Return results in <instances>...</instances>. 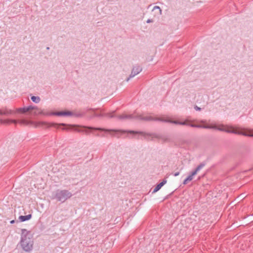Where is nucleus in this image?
I'll return each mask as SVG.
<instances>
[{"label":"nucleus","instance_id":"nucleus-20","mask_svg":"<svg viewBox=\"0 0 253 253\" xmlns=\"http://www.w3.org/2000/svg\"><path fill=\"white\" fill-rule=\"evenodd\" d=\"M31 99L33 102L36 103H39L41 100V99L39 96H32L31 97Z\"/></svg>","mask_w":253,"mask_h":253},{"label":"nucleus","instance_id":"nucleus-35","mask_svg":"<svg viewBox=\"0 0 253 253\" xmlns=\"http://www.w3.org/2000/svg\"><path fill=\"white\" fill-rule=\"evenodd\" d=\"M10 224H13L15 223V220H11L10 221Z\"/></svg>","mask_w":253,"mask_h":253},{"label":"nucleus","instance_id":"nucleus-25","mask_svg":"<svg viewBox=\"0 0 253 253\" xmlns=\"http://www.w3.org/2000/svg\"><path fill=\"white\" fill-rule=\"evenodd\" d=\"M162 139L163 140L164 142H170L171 140L170 138H168L167 137L164 136L161 137Z\"/></svg>","mask_w":253,"mask_h":253},{"label":"nucleus","instance_id":"nucleus-31","mask_svg":"<svg viewBox=\"0 0 253 253\" xmlns=\"http://www.w3.org/2000/svg\"><path fill=\"white\" fill-rule=\"evenodd\" d=\"M233 129H229V128H226L225 130V132H228V133H232V130Z\"/></svg>","mask_w":253,"mask_h":253},{"label":"nucleus","instance_id":"nucleus-33","mask_svg":"<svg viewBox=\"0 0 253 253\" xmlns=\"http://www.w3.org/2000/svg\"><path fill=\"white\" fill-rule=\"evenodd\" d=\"M153 22V19H148L146 21L147 23H151Z\"/></svg>","mask_w":253,"mask_h":253},{"label":"nucleus","instance_id":"nucleus-28","mask_svg":"<svg viewBox=\"0 0 253 253\" xmlns=\"http://www.w3.org/2000/svg\"><path fill=\"white\" fill-rule=\"evenodd\" d=\"M10 122L11 123H13L16 125L17 123H19V120L11 119Z\"/></svg>","mask_w":253,"mask_h":253},{"label":"nucleus","instance_id":"nucleus-41","mask_svg":"<svg viewBox=\"0 0 253 253\" xmlns=\"http://www.w3.org/2000/svg\"><path fill=\"white\" fill-rule=\"evenodd\" d=\"M146 136H146L145 137V136H144V137H145V138H146V140H148V138H146Z\"/></svg>","mask_w":253,"mask_h":253},{"label":"nucleus","instance_id":"nucleus-19","mask_svg":"<svg viewBox=\"0 0 253 253\" xmlns=\"http://www.w3.org/2000/svg\"><path fill=\"white\" fill-rule=\"evenodd\" d=\"M231 133H234V134H239V135H244V136H246L247 135V132L240 131H238L236 130H233V129L232 130Z\"/></svg>","mask_w":253,"mask_h":253},{"label":"nucleus","instance_id":"nucleus-14","mask_svg":"<svg viewBox=\"0 0 253 253\" xmlns=\"http://www.w3.org/2000/svg\"><path fill=\"white\" fill-rule=\"evenodd\" d=\"M205 126H209L210 127L209 128V129H217L218 130L222 131H225V130L226 129V128H224L223 125H222L221 127L217 126H210V125H205ZM206 128L208 129V128Z\"/></svg>","mask_w":253,"mask_h":253},{"label":"nucleus","instance_id":"nucleus-13","mask_svg":"<svg viewBox=\"0 0 253 253\" xmlns=\"http://www.w3.org/2000/svg\"><path fill=\"white\" fill-rule=\"evenodd\" d=\"M32 216L31 214L27 215H20L19 217V220L20 222H24L30 220L32 218Z\"/></svg>","mask_w":253,"mask_h":253},{"label":"nucleus","instance_id":"nucleus-6","mask_svg":"<svg viewBox=\"0 0 253 253\" xmlns=\"http://www.w3.org/2000/svg\"><path fill=\"white\" fill-rule=\"evenodd\" d=\"M0 110H2V112H6V111L8 112L7 114H0V116L5 115V116H9L10 115L14 114L16 112H20L22 114H24L28 112L26 109V107L23 108H19L16 109V111H14L13 110L9 109L6 107H4L0 109Z\"/></svg>","mask_w":253,"mask_h":253},{"label":"nucleus","instance_id":"nucleus-9","mask_svg":"<svg viewBox=\"0 0 253 253\" xmlns=\"http://www.w3.org/2000/svg\"><path fill=\"white\" fill-rule=\"evenodd\" d=\"M142 71V68L139 65H136L134 66L132 69L131 74L129 76V77L126 79V81L128 82L129 79L135 75L138 74Z\"/></svg>","mask_w":253,"mask_h":253},{"label":"nucleus","instance_id":"nucleus-3","mask_svg":"<svg viewBox=\"0 0 253 253\" xmlns=\"http://www.w3.org/2000/svg\"><path fill=\"white\" fill-rule=\"evenodd\" d=\"M39 125L45 126L46 128H49L50 127H57V128H58L59 126H63L64 127H62L61 129L63 130L68 131L70 130H73L78 132H87V131L86 130L75 128V125H67L64 123L57 124L56 123H47L45 122H40L36 126V127L38 126Z\"/></svg>","mask_w":253,"mask_h":253},{"label":"nucleus","instance_id":"nucleus-11","mask_svg":"<svg viewBox=\"0 0 253 253\" xmlns=\"http://www.w3.org/2000/svg\"><path fill=\"white\" fill-rule=\"evenodd\" d=\"M117 119L119 120H124V119H136V116H134L133 114L127 115L123 114L120 115H118L116 116Z\"/></svg>","mask_w":253,"mask_h":253},{"label":"nucleus","instance_id":"nucleus-1","mask_svg":"<svg viewBox=\"0 0 253 253\" xmlns=\"http://www.w3.org/2000/svg\"><path fill=\"white\" fill-rule=\"evenodd\" d=\"M86 128L89 129L90 131H91L92 130H100V131H105V132L113 131H115L116 132H120L122 134H125V133H130V134H141V135L145 136V137L146 136H151L152 138H160V136L156 133H147V132H145L143 131H140L126 130H122V129H120V130L110 129V130H109V129H106L105 128H102L100 127H91V126L87 127Z\"/></svg>","mask_w":253,"mask_h":253},{"label":"nucleus","instance_id":"nucleus-34","mask_svg":"<svg viewBox=\"0 0 253 253\" xmlns=\"http://www.w3.org/2000/svg\"><path fill=\"white\" fill-rule=\"evenodd\" d=\"M8 112L6 111V112H2V110H0V114H7Z\"/></svg>","mask_w":253,"mask_h":253},{"label":"nucleus","instance_id":"nucleus-10","mask_svg":"<svg viewBox=\"0 0 253 253\" xmlns=\"http://www.w3.org/2000/svg\"><path fill=\"white\" fill-rule=\"evenodd\" d=\"M31 184L33 185L34 188L37 190H42L44 188V184L41 183L40 181L38 179L32 180Z\"/></svg>","mask_w":253,"mask_h":253},{"label":"nucleus","instance_id":"nucleus-7","mask_svg":"<svg viewBox=\"0 0 253 253\" xmlns=\"http://www.w3.org/2000/svg\"><path fill=\"white\" fill-rule=\"evenodd\" d=\"M136 119L144 121H161L162 122L163 119L159 117H154L151 116L143 117L142 115L136 116Z\"/></svg>","mask_w":253,"mask_h":253},{"label":"nucleus","instance_id":"nucleus-40","mask_svg":"<svg viewBox=\"0 0 253 253\" xmlns=\"http://www.w3.org/2000/svg\"><path fill=\"white\" fill-rule=\"evenodd\" d=\"M146 136H146L145 137V136H144V137H145V138H146V140H148V138H146Z\"/></svg>","mask_w":253,"mask_h":253},{"label":"nucleus","instance_id":"nucleus-38","mask_svg":"<svg viewBox=\"0 0 253 253\" xmlns=\"http://www.w3.org/2000/svg\"><path fill=\"white\" fill-rule=\"evenodd\" d=\"M212 191L211 190H210V191H209L207 193V194H209Z\"/></svg>","mask_w":253,"mask_h":253},{"label":"nucleus","instance_id":"nucleus-2","mask_svg":"<svg viewBox=\"0 0 253 253\" xmlns=\"http://www.w3.org/2000/svg\"><path fill=\"white\" fill-rule=\"evenodd\" d=\"M30 236V231L26 229L21 230L20 244L23 250L26 252H30L33 249V241Z\"/></svg>","mask_w":253,"mask_h":253},{"label":"nucleus","instance_id":"nucleus-24","mask_svg":"<svg viewBox=\"0 0 253 253\" xmlns=\"http://www.w3.org/2000/svg\"><path fill=\"white\" fill-rule=\"evenodd\" d=\"M26 109L28 111V112L30 110H35V109H36V110H39V109L38 108V107H37V106H31V105H30L29 106L26 107Z\"/></svg>","mask_w":253,"mask_h":253},{"label":"nucleus","instance_id":"nucleus-8","mask_svg":"<svg viewBox=\"0 0 253 253\" xmlns=\"http://www.w3.org/2000/svg\"><path fill=\"white\" fill-rule=\"evenodd\" d=\"M191 121L188 120H185L184 121L181 122V126H189L192 127H196V128H209L210 127L208 126H205L201 125H198V124H194L192 123H191Z\"/></svg>","mask_w":253,"mask_h":253},{"label":"nucleus","instance_id":"nucleus-39","mask_svg":"<svg viewBox=\"0 0 253 253\" xmlns=\"http://www.w3.org/2000/svg\"><path fill=\"white\" fill-rule=\"evenodd\" d=\"M158 191H153L152 192V194H154L155 193H156V192H157Z\"/></svg>","mask_w":253,"mask_h":253},{"label":"nucleus","instance_id":"nucleus-12","mask_svg":"<svg viewBox=\"0 0 253 253\" xmlns=\"http://www.w3.org/2000/svg\"><path fill=\"white\" fill-rule=\"evenodd\" d=\"M205 165H206V163L205 162H202V163H200L195 169H194L190 172V174L189 175H191V176L193 177V176L194 175H196L197 174V172L201 168H202L203 167H204L205 166Z\"/></svg>","mask_w":253,"mask_h":253},{"label":"nucleus","instance_id":"nucleus-26","mask_svg":"<svg viewBox=\"0 0 253 253\" xmlns=\"http://www.w3.org/2000/svg\"><path fill=\"white\" fill-rule=\"evenodd\" d=\"M104 115L102 114H97L96 113H94L93 114V116L92 117V118L93 117H103Z\"/></svg>","mask_w":253,"mask_h":253},{"label":"nucleus","instance_id":"nucleus-36","mask_svg":"<svg viewBox=\"0 0 253 253\" xmlns=\"http://www.w3.org/2000/svg\"><path fill=\"white\" fill-rule=\"evenodd\" d=\"M89 110H91L93 112H94L96 109H92V108H90L88 109Z\"/></svg>","mask_w":253,"mask_h":253},{"label":"nucleus","instance_id":"nucleus-37","mask_svg":"<svg viewBox=\"0 0 253 253\" xmlns=\"http://www.w3.org/2000/svg\"><path fill=\"white\" fill-rule=\"evenodd\" d=\"M179 172H177L174 173V176H177L178 175H179Z\"/></svg>","mask_w":253,"mask_h":253},{"label":"nucleus","instance_id":"nucleus-5","mask_svg":"<svg viewBox=\"0 0 253 253\" xmlns=\"http://www.w3.org/2000/svg\"><path fill=\"white\" fill-rule=\"evenodd\" d=\"M35 115H42L43 116H70L72 114V111L65 110L62 111H56V112H44L42 110L35 113Z\"/></svg>","mask_w":253,"mask_h":253},{"label":"nucleus","instance_id":"nucleus-4","mask_svg":"<svg viewBox=\"0 0 253 253\" xmlns=\"http://www.w3.org/2000/svg\"><path fill=\"white\" fill-rule=\"evenodd\" d=\"M72 194L69 191H57L56 193H53L51 199H56L58 201L64 202L70 198Z\"/></svg>","mask_w":253,"mask_h":253},{"label":"nucleus","instance_id":"nucleus-21","mask_svg":"<svg viewBox=\"0 0 253 253\" xmlns=\"http://www.w3.org/2000/svg\"><path fill=\"white\" fill-rule=\"evenodd\" d=\"M72 112V114L71 115H70V116H74L76 117H78V118H79V117H83L85 113H74L73 112Z\"/></svg>","mask_w":253,"mask_h":253},{"label":"nucleus","instance_id":"nucleus-32","mask_svg":"<svg viewBox=\"0 0 253 253\" xmlns=\"http://www.w3.org/2000/svg\"><path fill=\"white\" fill-rule=\"evenodd\" d=\"M247 136L253 137V133H252V132H247Z\"/></svg>","mask_w":253,"mask_h":253},{"label":"nucleus","instance_id":"nucleus-23","mask_svg":"<svg viewBox=\"0 0 253 253\" xmlns=\"http://www.w3.org/2000/svg\"><path fill=\"white\" fill-rule=\"evenodd\" d=\"M193 179V177L191 175H189L183 181V183L184 184H186L188 181H190Z\"/></svg>","mask_w":253,"mask_h":253},{"label":"nucleus","instance_id":"nucleus-16","mask_svg":"<svg viewBox=\"0 0 253 253\" xmlns=\"http://www.w3.org/2000/svg\"><path fill=\"white\" fill-rule=\"evenodd\" d=\"M189 141L186 140H184L183 139H179L176 141L175 142V145L180 146L184 145L185 144H188Z\"/></svg>","mask_w":253,"mask_h":253},{"label":"nucleus","instance_id":"nucleus-15","mask_svg":"<svg viewBox=\"0 0 253 253\" xmlns=\"http://www.w3.org/2000/svg\"><path fill=\"white\" fill-rule=\"evenodd\" d=\"M19 124L21 125L28 126L29 125H34L35 122L32 121H29L26 120H19Z\"/></svg>","mask_w":253,"mask_h":253},{"label":"nucleus","instance_id":"nucleus-27","mask_svg":"<svg viewBox=\"0 0 253 253\" xmlns=\"http://www.w3.org/2000/svg\"><path fill=\"white\" fill-rule=\"evenodd\" d=\"M156 9H158L159 11V13L160 14H161L162 13V10L160 8V7L158 6H155L153 8V10H156Z\"/></svg>","mask_w":253,"mask_h":253},{"label":"nucleus","instance_id":"nucleus-42","mask_svg":"<svg viewBox=\"0 0 253 253\" xmlns=\"http://www.w3.org/2000/svg\"><path fill=\"white\" fill-rule=\"evenodd\" d=\"M201 122L204 123H205V121H202Z\"/></svg>","mask_w":253,"mask_h":253},{"label":"nucleus","instance_id":"nucleus-17","mask_svg":"<svg viewBox=\"0 0 253 253\" xmlns=\"http://www.w3.org/2000/svg\"><path fill=\"white\" fill-rule=\"evenodd\" d=\"M162 122H168V123H170L173 124H175V125H180L181 121H178V120H170V119H163V120Z\"/></svg>","mask_w":253,"mask_h":253},{"label":"nucleus","instance_id":"nucleus-43","mask_svg":"<svg viewBox=\"0 0 253 253\" xmlns=\"http://www.w3.org/2000/svg\"><path fill=\"white\" fill-rule=\"evenodd\" d=\"M49 48L48 47H47V49H49Z\"/></svg>","mask_w":253,"mask_h":253},{"label":"nucleus","instance_id":"nucleus-18","mask_svg":"<svg viewBox=\"0 0 253 253\" xmlns=\"http://www.w3.org/2000/svg\"><path fill=\"white\" fill-rule=\"evenodd\" d=\"M167 182V180L163 179L161 182L158 183L153 190H160L161 187Z\"/></svg>","mask_w":253,"mask_h":253},{"label":"nucleus","instance_id":"nucleus-22","mask_svg":"<svg viewBox=\"0 0 253 253\" xmlns=\"http://www.w3.org/2000/svg\"><path fill=\"white\" fill-rule=\"evenodd\" d=\"M10 121H11V119H5V120L0 119V124H9L11 123Z\"/></svg>","mask_w":253,"mask_h":253},{"label":"nucleus","instance_id":"nucleus-30","mask_svg":"<svg viewBox=\"0 0 253 253\" xmlns=\"http://www.w3.org/2000/svg\"><path fill=\"white\" fill-rule=\"evenodd\" d=\"M194 109L196 110V111H200L201 110V108L195 105L194 106Z\"/></svg>","mask_w":253,"mask_h":253},{"label":"nucleus","instance_id":"nucleus-29","mask_svg":"<svg viewBox=\"0 0 253 253\" xmlns=\"http://www.w3.org/2000/svg\"><path fill=\"white\" fill-rule=\"evenodd\" d=\"M114 113H115V111L111 113L106 114H105V115L106 116H108L110 118H113V117H115V116L113 115V114Z\"/></svg>","mask_w":253,"mask_h":253}]
</instances>
